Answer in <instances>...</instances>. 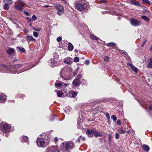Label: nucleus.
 Returning a JSON list of instances; mask_svg holds the SVG:
<instances>
[{
  "mask_svg": "<svg viewBox=\"0 0 152 152\" xmlns=\"http://www.w3.org/2000/svg\"><path fill=\"white\" fill-rule=\"evenodd\" d=\"M89 63V60H86L85 62V64L87 65H88Z\"/></svg>",
  "mask_w": 152,
  "mask_h": 152,
  "instance_id": "nucleus-55",
  "label": "nucleus"
},
{
  "mask_svg": "<svg viewBox=\"0 0 152 152\" xmlns=\"http://www.w3.org/2000/svg\"><path fill=\"white\" fill-rule=\"evenodd\" d=\"M74 47L73 45L70 42L68 44V50L70 51H72Z\"/></svg>",
  "mask_w": 152,
  "mask_h": 152,
  "instance_id": "nucleus-19",
  "label": "nucleus"
},
{
  "mask_svg": "<svg viewBox=\"0 0 152 152\" xmlns=\"http://www.w3.org/2000/svg\"><path fill=\"white\" fill-rule=\"evenodd\" d=\"M33 30L37 31H39L42 30L41 28H37L35 27H33Z\"/></svg>",
  "mask_w": 152,
  "mask_h": 152,
  "instance_id": "nucleus-32",
  "label": "nucleus"
},
{
  "mask_svg": "<svg viewBox=\"0 0 152 152\" xmlns=\"http://www.w3.org/2000/svg\"><path fill=\"white\" fill-rule=\"evenodd\" d=\"M60 76L62 78H63L64 80H67V78L66 77H64L63 76H62V75H61V74Z\"/></svg>",
  "mask_w": 152,
  "mask_h": 152,
  "instance_id": "nucleus-57",
  "label": "nucleus"
},
{
  "mask_svg": "<svg viewBox=\"0 0 152 152\" xmlns=\"http://www.w3.org/2000/svg\"><path fill=\"white\" fill-rule=\"evenodd\" d=\"M115 138L116 139H118L119 138V134L118 133L115 134Z\"/></svg>",
  "mask_w": 152,
  "mask_h": 152,
  "instance_id": "nucleus-39",
  "label": "nucleus"
},
{
  "mask_svg": "<svg viewBox=\"0 0 152 152\" xmlns=\"http://www.w3.org/2000/svg\"><path fill=\"white\" fill-rule=\"evenodd\" d=\"M12 67H13L14 68L19 69L22 67V65L20 64L14 65L12 66Z\"/></svg>",
  "mask_w": 152,
  "mask_h": 152,
  "instance_id": "nucleus-23",
  "label": "nucleus"
},
{
  "mask_svg": "<svg viewBox=\"0 0 152 152\" xmlns=\"http://www.w3.org/2000/svg\"><path fill=\"white\" fill-rule=\"evenodd\" d=\"M117 130L118 132L121 134H124L126 132L125 130H123L120 127L118 128Z\"/></svg>",
  "mask_w": 152,
  "mask_h": 152,
  "instance_id": "nucleus-18",
  "label": "nucleus"
},
{
  "mask_svg": "<svg viewBox=\"0 0 152 152\" xmlns=\"http://www.w3.org/2000/svg\"><path fill=\"white\" fill-rule=\"evenodd\" d=\"M130 22L131 24L134 26H137L141 25L142 24L141 22L139 20H137L136 19L132 18L130 20Z\"/></svg>",
  "mask_w": 152,
  "mask_h": 152,
  "instance_id": "nucleus-5",
  "label": "nucleus"
},
{
  "mask_svg": "<svg viewBox=\"0 0 152 152\" xmlns=\"http://www.w3.org/2000/svg\"><path fill=\"white\" fill-rule=\"evenodd\" d=\"M6 96L4 94H0V102L2 103L5 102L6 100Z\"/></svg>",
  "mask_w": 152,
  "mask_h": 152,
  "instance_id": "nucleus-11",
  "label": "nucleus"
},
{
  "mask_svg": "<svg viewBox=\"0 0 152 152\" xmlns=\"http://www.w3.org/2000/svg\"><path fill=\"white\" fill-rule=\"evenodd\" d=\"M104 60L106 62H108L109 60V58L108 56H105L104 58Z\"/></svg>",
  "mask_w": 152,
  "mask_h": 152,
  "instance_id": "nucleus-41",
  "label": "nucleus"
},
{
  "mask_svg": "<svg viewBox=\"0 0 152 152\" xmlns=\"http://www.w3.org/2000/svg\"><path fill=\"white\" fill-rule=\"evenodd\" d=\"M127 65L129 66L131 68L132 67V66L133 65L132 64H130L129 63V62H127Z\"/></svg>",
  "mask_w": 152,
  "mask_h": 152,
  "instance_id": "nucleus-49",
  "label": "nucleus"
},
{
  "mask_svg": "<svg viewBox=\"0 0 152 152\" xmlns=\"http://www.w3.org/2000/svg\"><path fill=\"white\" fill-rule=\"evenodd\" d=\"M77 70L76 71L75 70V71L73 72V74L74 75H76L77 73Z\"/></svg>",
  "mask_w": 152,
  "mask_h": 152,
  "instance_id": "nucleus-58",
  "label": "nucleus"
},
{
  "mask_svg": "<svg viewBox=\"0 0 152 152\" xmlns=\"http://www.w3.org/2000/svg\"><path fill=\"white\" fill-rule=\"evenodd\" d=\"M136 2L135 1V0H132L131 1V3L134 5Z\"/></svg>",
  "mask_w": 152,
  "mask_h": 152,
  "instance_id": "nucleus-50",
  "label": "nucleus"
},
{
  "mask_svg": "<svg viewBox=\"0 0 152 152\" xmlns=\"http://www.w3.org/2000/svg\"><path fill=\"white\" fill-rule=\"evenodd\" d=\"M15 51V50L14 48H10L7 50V53L8 55H11L13 54Z\"/></svg>",
  "mask_w": 152,
  "mask_h": 152,
  "instance_id": "nucleus-12",
  "label": "nucleus"
},
{
  "mask_svg": "<svg viewBox=\"0 0 152 152\" xmlns=\"http://www.w3.org/2000/svg\"><path fill=\"white\" fill-rule=\"evenodd\" d=\"M4 2H7L9 3L10 4H11L13 2L12 0H4Z\"/></svg>",
  "mask_w": 152,
  "mask_h": 152,
  "instance_id": "nucleus-37",
  "label": "nucleus"
},
{
  "mask_svg": "<svg viewBox=\"0 0 152 152\" xmlns=\"http://www.w3.org/2000/svg\"><path fill=\"white\" fill-rule=\"evenodd\" d=\"M54 140L56 142H57L58 141V139L57 137H56L55 138Z\"/></svg>",
  "mask_w": 152,
  "mask_h": 152,
  "instance_id": "nucleus-62",
  "label": "nucleus"
},
{
  "mask_svg": "<svg viewBox=\"0 0 152 152\" xmlns=\"http://www.w3.org/2000/svg\"><path fill=\"white\" fill-rule=\"evenodd\" d=\"M11 126L7 123L3 125V128L6 132H8L11 129Z\"/></svg>",
  "mask_w": 152,
  "mask_h": 152,
  "instance_id": "nucleus-9",
  "label": "nucleus"
},
{
  "mask_svg": "<svg viewBox=\"0 0 152 152\" xmlns=\"http://www.w3.org/2000/svg\"><path fill=\"white\" fill-rule=\"evenodd\" d=\"M111 118L113 119L114 121H115L117 120V118L115 115H112L111 116Z\"/></svg>",
  "mask_w": 152,
  "mask_h": 152,
  "instance_id": "nucleus-33",
  "label": "nucleus"
},
{
  "mask_svg": "<svg viewBox=\"0 0 152 152\" xmlns=\"http://www.w3.org/2000/svg\"><path fill=\"white\" fill-rule=\"evenodd\" d=\"M43 7H52V6H50L49 5H44L43 6Z\"/></svg>",
  "mask_w": 152,
  "mask_h": 152,
  "instance_id": "nucleus-59",
  "label": "nucleus"
},
{
  "mask_svg": "<svg viewBox=\"0 0 152 152\" xmlns=\"http://www.w3.org/2000/svg\"><path fill=\"white\" fill-rule=\"evenodd\" d=\"M74 147V143L72 141L67 142L65 145V151H68L69 149L73 148Z\"/></svg>",
  "mask_w": 152,
  "mask_h": 152,
  "instance_id": "nucleus-6",
  "label": "nucleus"
},
{
  "mask_svg": "<svg viewBox=\"0 0 152 152\" xmlns=\"http://www.w3.org/2000/svg\"><path fill=\"white\" fill-rule=\"evenodd\" d=\"M57 94L58 97H61L63 93L62 92L59 91L57 92Z\"/></svg>",
  "mask_w": 152,
  "mask_h": 152,
  "instance_id": "nucleus-29",
  "label": "nucleus"
},
{
  "mask_svg": "<svg viewBox=\"0 0 152 152\" xmlns=\"http://www.w3.org/2000/svg\"><path fill=\"white\" fill-rule=\"evenodd\" d=\"M18 2L19 3L18 4H16L14 5L15 9L20 11H22L23 10V7L24 6L25 3L22 1L19 0Z\"/></svg>",
  "mask_w": 152,
  "mask_h": 152,
  "instance_id": "nucleus-3",
  "label": "nucleus"
},
{
  "mask_svg": "<svg viewBox=\"0 0 152 152\" xmlns=\"http://www.w3.org/2000/svg\"><path fill=\"white\" fill-rule=\"evenodd\" d=\"M85 137H83L82 139H80V140L83 141H85Z\"/></svg>",
  "mask_w": 152,
  "mask_h": 152,
  "instance_id": "nucleus-61",
  "label": "nucleus"
},
{
  "mask_svg": "<svg viewBox=\"0 0 152 152\" xmlns=\"http://www.w3.org/2000/svg\"><path fill=\"white\" fill-rule=\"evenodd\" d=\"M149 108L150 110H152V105H150L149 107Z\"/></svg>",
  "mask_w": 152,
  "mask_h": 152,
  "instance_id": "nucleus-60",
  "label": "nucleus"
},
{
  "mask_svg": "<svg viewBox=\"0 0 152 152\" xmlns=\"http://www.w3.org/2000/svg\"><path fill=\"white\" fill-rule=\"evenodd\" d=\"M91 38L92 39H94L95 40H97L98 39L96 36L95 35L91 34L90 35Z\"/></svg>",
  "mask_w": 152,
  "mask_h": 152,
  "instance_id": "nucleus-26",
  "label": "nucleus"
},
{
  "mask_svg": "<svg viewBox=\"0 0 152 152\" xmlns=\"http://www.w3.org/2000/svg\"><path fill=\"white\" fill-rule=\"evenodd\" d=\"M94 135L96 137H97L98 136L102 137V135L101 134L98 133V132L96 130H94Z\"/></svg>",
  "mask_w": 152,
  "mask_h": 152,
  "instance_id": "nucleus-17",
  "label": "nucleus"
},
{
  "mask_svg": "<svg viewBox=\"0 0 152 152\" xmlns=\"http://www.w3.org/2000/svg\"><path fill=\"white\" fill-rule=\"evenodd\" d=\"M134 5L137 6H140V4L138 2H136Z\"/></svg>",
  "mask_w": 152,
  "mask_h": 152,
  "instance_id": "nucleus-46",
  "label": "nucleus"
},
{
  "mask_svg": "<svg viewBox=\"0 0 152 152\" xmlns=\"http://www.w3.org/2000/svg\"><path fill=\"white\" fill-rule=\"evenodd\" d=\"M55 8L57 10V14L59 15H61L64 12V8L60 4H55L54 5Z\"/></svg>",
  "mask_w": 152,
  "mask_h": 152,
  "instance_id": "nucleus-4",
  "label": "nucleus"
},
{
  "mask_svg": "<svg viewBox=\"0 0 152 152\" xmlns=\"http://www.w3.org/2000/svg\"><path fill=\"white\" fill-rule=\"evenodd\" d=\"M141 17L143 19L146 21H149V19L145 16L142 15Z\"/></svg>",
  "mask_w": 152,
  "mask_h": 152,
  "instance_id": "nucleus-25",
  "label": "nucleus"
},
{
  "mask_svg": "<svg viewBox=\"0 0 152 152\" xmlns=\"http://www.w3.org/2000/svg\"><path fill=\"white\" fill-rule=\"evenodd\" d=\"M142 147L143 149L145 151L148 152L149 151L150 148L147 145L144 144Z\"/></svg>",
  "mask_w": 152,
  "mask_h": 152,
  "instance_id": "nucleus-20",
  "label": "nucleus"
},
{
  "mask_svg": "<svg viewBox=\"0 0 152 152\" xmlns=\"http://www.w3.org/2000/svg\"><path fill=\"white\" fill-rule=\"evenodd\" d=\"M150 51H152V46H151V47L150 48Z\"/></svg>",
  "mask_w": 152,
  "mask_h": 152,
  "instance_id": "nucleus-64",
  "label": "nucleus"
},
{
  "mask_svg": "<svg viewBox=\"0 0 152 152\" xmlns=\"http://www.w3.org/2000/svg\"><path fill=\"white\" fill-rule=\"evenodd\" d=\"M72 83L75 86H79L80 84V80L79 79H75L73 81Z\"/></svg>",
  "mask_w": 152,
  "mask_h": 152,
  "instance_id": "nucleus-14",
  "label": "nucleus"
},
{
  "mask_svg": "<svg viewBox=\"0 0 152 152\" xmlns=\"http://www.w3.org/2000/svg\"><path fill=\"white\" fill-rule=\"evenodd\" d=\"M27 40L28 41L35 42L36 39L32 36H30L28 35L27 36Z\"/></svg>",
  "mask_w": 152,
  "mask_h": 152,
  "instance_id": "nucleus-16",
  "label": "nucleus"
},
{
  "mask_svg": "<svg viewBox=\"0 0 152 152\" xmlns=\"http://www.w3.org/2000/svg\"><path fill=\"white\" fill-rule=\"evenodd\" d=\"M4 8L5 10H8L9 8V4H5L4 6Z\"/></svg>",
  "mask_w": 152,
  "mask_h": 152,
  "instance_id": "nucleus-28",
  "label": "nucleus"
},
{
  "mask_svg": "<svg viewBox=\"0 0 152 152\" xmlns=\"http://www.w3.org/2000/svg\"><path fill=\"white\" fill-rule=\"evenodd\" d=\"M77 93L76 92L74 91L72 92L71 94L72 97H74L77 96Z\"/></svg>",
  "mask_w": 152,
  "mask_h": 152,
  "instance_id": "nucleus-31",
  "label": "nucleus"
},
{
  "mask_svg": "<svg viewBox=\"0 0 152 152\" xmlns=\"http://www.w3.org/2000/svg\"><path fill=\"white\" fill-rule=\"evenodd\" d=\"M122 51L126 55L128 56L127 53L125 50H122Z\"/></svg>",
  "mask_w": 152,
  "mask_h": 152,
  "instance_id": "nucleus-53",
  "label": "nucleus"
},
{
  "mask_svg": "<svg viewBox=\"0 0 152 152\" xmlns=\"http://www.w3.org/2000/svg\"><path fill=\"white\" fill-rule=\"evenodd\" d=\"M37 19V17L35 15H33L31 18V20L32 22L35 21Z\"/></svg>",
  "mask_w": 152,
  "mask_h": 152,
  "instance_id": "nucleus-30",
  "label": "nucleus"
},
{
  "mask_svg": "<svg viewBox=\"0 0 152 152\" xmlns=\"http://www.w3.org/2000/svg\"><path fill=\"white\" fill-rule=\"evenodd\" d=\"M106 117L108 119H109L110 118V116L109 114L108 113H106L105 114Z\"/></svg>",
  "mask_w": 152,
  "mask_h": 152,
  "instance_id": "nucleus-42",
  "label": "nucleus"
},
{
  "mask_svg": "<svg viewBox=\"0 0 152 152\" xmlns=\"http://www.w3.org/2000/svg\"><path fill=\"white\" fill-rule=\"evenodd\" d=\"M116 123L117 124L119 125H121V122L120 120H118Z\"/></svg>",
  "mask_w": 152,
  "mask_h": 152,
  "instance_id": "nucleus-51",
  "label": "nucleus"
},
{
  "mask_svg": "<svg viewBox=\"0 0 152 152\" xmlns=\"http://www.w3.org/2000/svg\"><path fill=\"white\" fill-rule=\"evenodd\" d=\"M33 35L34 37H37L38 36V33L36 31H34L33 33Z\"/></svg>",
  "mask_w": 152,
  "mask_h": 152,
  "instance_id": "nucleus-38",
  "label": "nucleus"
},
{
  "mask_svg": "<svg viewBox=\"0 0 152 152\" xmlns=\"http://www.w3.org/2000/svg\"><path fill=\"white\" fill-rule=\"evenodd\" d=\"M64 62L68 64H70L72 63V59L70 57H67L64 60Z\"/></svg>",
  "mask_w": 152,
  "mask_h": 152,
  "instance_id": "nucleus-10",
  "label": "nucleus"
},
{
  "mask_svg": "<svg viewBox=\"0 0 152 152\" xmlns=\"http://www.w3.org/2000/svg\"><path fill=\"white\" fill-rule=\"evenodd\" d=\"M44 135L45 134L42 133L41 135L38 137L36 142L38 147L44 148L47 145L48 143L45 140V138L43 137V136H44Z\"/></svg>",
  "mask_w": 152,
  "mask_h": 152,
  "instance_id": "nucleus-1",
  "label": "nucleus"
},
{
  "mask_svg": "<svg viewBox=\"0 0 152 152\" xmlns=\"http://www.w3.org/2000/svg\"><path fill=\"white\" fill-rule=\"evenodd\" d=\"M47 152H59L56 146H51L47 150Z\"/></svg>",
  "mask_w": 152,
  "mask_h": 152,
  "instance_id": "nucleus-7",
  "label": "nucleus"
},
{
  "mask_svg": "<svg viewBox=\"0 0 152 152\" xmlns=\"http://www.w3.org/2000/svg\"><path fill=\"white\" fill-rule=\"evenodd\" d=\"M74 61L75 62H77L79 61V58L77 57H75L74 59Z\"/></svg>",
  "mask_w": 152,
  "mask_h": 152,
  "instance_id": "nucleus-35",
  "label": "nucleus"
},
{
  "mask_svg": "<svg viewBox=\"0 0 152 152\" xmlns=\"http://www.w3.org/2000/svg\"><path fill=\"white\" fill-rule=\"evenodd\" d=\"M23 12L24 13V14L28 16L29 15V13L28 12H26L25 11H24Z\"/></svg>",
  "mask_w": 152,
  "mask_h": 152,
  "instance_id": "nucleus-54",
  "label": "nucleus"
},
{
  "mask_svg": "<svg viewBox=\"0 0 152 152\" xmlns=\"http://www.w3.org/2000/svg\"><path fill=\"white\" fill-rule=\"evenodd\" d=\"M82 137V136H79L78 138V139H77V141L79 142H80V138Z\"/></svg>",
  "mask_w": 152,
  "mask_h": 152,
  "instance_id": "nucleus-56",
  "label": "nucleus"
},
{
  "mask_svg": "<svg viewBox=\"0 0 152 152\" xmlns=\"http://www.w3.org/2000/svg\"><path fill=\"white\" fill-rule=\"evenodd\" d=\"M29 26H32V24L31 23H30L29 24Z\"/></svg>",
  "mask_w": 152,
  "mask_h": 152,
  "instance_id": "nucleus-63",
  "label": "nucleus"
},
{
  "mask_svg": "<svg viewBox=\"0 0 152 152\" xmlns=\"http://www.w3.org/2000/svg\"><path fill=\"white\" fill-rule=\"evenodd\" d=\"M23 140L26 143L28 144L29 141L28 140V137L26 136H23L22 137Z\"/></svg>",
  "mask_w": 152,
  "mask_h": 152,
  "instance_id": "nucleus-21",
  "label": "nucleus"
},
{
  "mask_svg": "<svg viewBox=\"0 0 152 152\" xmlns=\"http://www.w3.org/2000/svg\"><path fill=\"white\" fill-rule=\"evenodd\" d=\"M87 4L85 3H79L76 6V9L77 10L80 12H82L86 11V9L87 7Z\"/></svg>",
  "mask_w": 152,
  "mask_h": 152,
  "instance_id": "nucleus-2",
  "label": "nucleus"
},
{
  "mask_svg": "<svg viewBox=\"0 0 152 152\" xmlns=\"http://www.w3.org/2000/svg\"><path fill=\"white\" fill-rule=\"evenodd\" d=\"M82 77V75L81 74H79L77 75V79H80Z\"/></svg>",
  "mask_w": 152,
  "mask_h": 152,
  "instance_id": "nucleus-43",
  "label": "nucleus"
},
{
  "mask_svg": "<svg viewBox=\"0 0 152 152\" xmlns=\"http://www.w3.org/2000/svg\"><path fill=\"white\" fill-rule=\"evenodd\" d=\"M61 82V84H62V86L61 87H62L63 88H65V87H66L68 85V84L64 83V82Z\"/></svg>",
  "mask_w": 152,
  "mask_h": 152,
  "instance_id": "nucleus-36",
  "label": "nucleus"
},
{
  "mask_svg": "<svg viewBox=\"0 0 152 152\" xmlns=\"http://www.w3.org/2000/svg\"><path fill=\"white\" fill-rule=\"evenodd\" d=\"M94 130L87 129L86 134L89 137H92L93 136L94 134Z\"/></svg>",
  "mask_w": 152,
  "mask_h": 152,
  "instance_id": "nucleus-8",
  "label": "nucleus"
},
{
  "mask_svg": "<svg viewBox=\"0 0 152 152\" xmlns=\"http://www.w3.org/2000/svg\"><path fill=\"white\" fill-rule=\"evenodd\" d=\"M147 62L148 64L147 66V67L149 68H152V58L149 59L147 61Z\"/></svg>",
  "mask_w": 152,
  "mask_h": 152,
  "instance_id": "nucleus-13",
  "label": "nucleus"
},
{
  "mask_svg": "<svg viewBox=\"0 0 152 152\" xmlns=\"http://www.w3.org/2000/svg\"><path fill=\"white\" fill-rule=\"evenodd\" d=\"M17 50L18 52H20L23 53H25L26 52V50L23 48L19 46H18L17 47Z\"/></svg>",
  "mask_w": 152,
  "mask_h": 152,
  "instance_id": "nucleus-15",
  "label": "nucleus"
},
{
  "mask_svg": "<svg viewBox=\"0 0 152 152\" xmlns=\"http://www.w3.org/2000/svg\"><path fill=\"white\" fill-rule=\"evenodd\" d=\"M55 86L57 88L61 87L62 86V84H61V81L59 83H55Z\"/></svg>",
  "mask_w": 152,
  "mask_h": 152,
  "instance_id": "nucleus-27",
  "label": "nucleus"
},
{
  "mask_svg": "<svg viewBox=\"0 0 152 152\" xmlns=\"http://www.w3.org/2000/svg\"><path fill=\"white\" fill-rule=\"evenodd\" d=\"M142 1L146 4H150V2L148 0H142Z\"/></svg>",
  "mask_w": 152,
  "mask_h": 152,
  "instance_id": "nucleus-34",
  "label": "nucleus"
},
{
  "mask_svg": "<svg viewBox=\"0 0 152 152\" xmlns=\"http://www.w3.org/2000/svg\"><path fill=\"white\" fill-rule=\"evenodd\" d=\"M26 20L28 21V23H29L32 22L31 19L30 18L26 17Z\"/></svg>",
  "mask_w": 152,
  "mask_h": 152,
  "instance_id": "nucleus-40",
  "label": "nucleus"
},
{
  "mask_svg": "<svg viewBox=\"0 0 152 152\" xmlns=\"http://www.w3.org/2000/svg\"><path fill=\"white\" fill-rule=\"evenodd\" d=\"M7 65L5 64H0V67L3 68H7Z\"/></svg>",
  "mask_w": 152,
  "mask_h": 152,
  "instance_id": "nucleus-44",
  "label": "nucleus"
},
{
  "mask_svg": "<svg viewBox=\"0 0 152 152\" xmlns=\"http://www.w3.org/2000/svg\"><path fill=\"white\" fill-rule=\"evenodd\" d=\"M62 39V38L61 37H58L57 39V41L58 42H60Z\"/></svg>",
  "mask_w": 152,
  "mask_h": 152,
  "instance_id": "nucleus-45",
  "label": "nucleus"
},
{
  "mask_svg": "<svg viewBox=\"0 0 152 152\" xmlns=\"http://www.w3.org/2000/svg\"><path fill=\"white\" fill-rule=\"evenodd\" d=\"M107 46L108 47L115 46H116V44L115 43L113 42H110L107 44Z\"/></svg>",
  "mask_w": 152,
  "mask_h": 152,
  "instance_id": "nucleus-24",
  "label": "nucleus"
},
{
  "mask_svg": "<svg viewBox=\"0 0 152 152\" xmlns=\"http://www.w3.org/2000/svg\"><path fill=\"white\" fill-rule=\"evenodd\" d=\"M99 1L102 3H106L107 1V0H99Z\"/></svg>",
  "mask_w": 152,
  "mask_h": 152,
  "instance_id": "nucleus-48",
  "label": "nucleus"
},
{
  "mask_svg": "<svg viewBox=\"0 0 152 152\" xmlns=\"http://www.w3.org/2000/svg\"><path fill=\"white\" fill-rule=\"evenodd\" d=\"M111 137H112V136L110 134H109V141L110 142L111 141Z\"/></svg>",
  "mask_w": 152,
  "mask_h": 152,
  "instance_id": "nucleus-52",
  "label": "nucleus"
},
{
  "mask_svg": "<svg viewBox=\"0 0 152 152\" xmlns=\"http://www.w3.org/2000/svg\"><path fill=\"white\" fill-rule=\"evenodd\" d=\"M147 41V39H145L144 41H143V44H142V46H143L145 44L146 42Z\"/></svg>",
  "mask_w": 152,
  "mask_h": 152,
  "instance_id": "nucleus-47",
  "label": "nucleus"
},
{
  "mask_svg": "<svg viewBox=\"0 0 152 152\" xmlns=\"http://www.w3.org/2000/svg\"><path fill=\"white\" fill-rule=\"evenodd\" d=\"M131 69L135 73H137L138 70V69L133 65L132 66Z\"/></svg>",
  "mask_w": 152,
  "mask_h": 152,
  "instance_id": "nucleus-22",
  "label": "nucleus"
}]
</instances>
